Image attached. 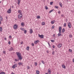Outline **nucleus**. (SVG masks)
Segmentation results:
<instances>
[{
    "label": "nucleus",
    "mask_w": 74,
    "mask_h": 74,
    "mask_svg": "<svg viewBox=\"0 0 74 74\" xmlns=\"http://www.w3.org/2000/svg\"><path fill=\"white\" fill-rule=\"evenodd\" d=\"M16 54L17 55L18 58L19 60H21L22 59V57L21 54L19 52H16Z\"/></svg>",
    "instance_id": "1"
},
{
    "label": "nucleus",
    "mask_w": 74,
    "mask_h": 74,
    "mask_svg": "<svg viewBox=\"0 0 74 74\" xmlns=\"http://www.w3.org/2000/svg\"><path fill=\"white\" fill-rule=\"evenodd\" d=\"M22 17V14H19L18 16V18L19 19H21Z\"/></svg>",
    "instance_id": "2"
},
{
    "label": "nucleus",
    "mask_w": 74,
    "mask_h": 74,
    "mask_svg": "<svg viewBox=\"0 0 74 74\" xmlns=\"http://www.w3.org/2000/svg\"><path fill=\"white\" fill-rule=\"evenodd\" d=\"M17 64H15L12 66L13 69H15V68L17 67Z\"/></svg>",
    "instance_id": "3"
},
{
    "label": "nucleus",
    "mask_w": 74,
    "mask_h": 74,
    "mask_svg": "<svg viewBox=\"0 0 74 74\" xmlns=\"http://www.w3.org/2000/svg\"><path fill=\"white\" fill-rule=\"evenodd\" d=\"M17 27H18V25L15 24L14 26V29H17Z\"/></svg>",
    "instance_id": "4"
},
{
    "label": "nucleus",
    "mask_w": 74,
    "mask_h": 74,
    "mask_svg": "<svg viewBox=\"0 0 74 74\" xmlns=\"http://www.w3.org/2000/svg\"><path fill=\"white\" fill-rule=\"evenodd\" d=\"M38 36L40 38H44V35H40V34H39Z\"/></svg>",
    "instance_id": "5"
},
{
    "label": "nucleus",
    "mask_w": 74,
    "mask_h": 74,
    "mask_svg": "<svg viewBox=\"0 0 74 74\" xmlns=\"http://www.w3.org/2000/svg\"><path fill=\"white\" fill-rule=\"evenodd\" d=\"M7 12L9 14H10V13L11 12V8H10L8 10Z\"/></svg>",
    "instance_id": "6"
},
{
    "label": "nucleus",
    "mask_w": 74,
    "mask_h": 74,
    "mask_svg": "<svg viewBox=\"0 0 74 74\" xmlns=\"http://www.w3.org/2000/svg\"><path fill=\"white\" fill-rule=\"evenodd\" d=\"M62 45L61 44H59L58 45V48H61L62 47Z\"/></svg>",
    "instance_id": "7"
},
{
    "label": "nucleus",
    "mask_w": 74,
    "mask_h": 74,
    "mask_svg": "<svg viewBox=\"0 0 74 74\" xmlns=\"http://www.w3.org/2000/svg\"><path fill=\"white\" fill-rule=\"evenodd\" d=\"M68 26L69 27V28H71V24L70 23H69L68 24Z\"/></svg>",
    "instance_id": "8"
},
{
    "label": "nucleus",
    "mask_w": 74,
    "mask_h": 74,
    "mask_svg": "<svg viewBox=\"0 0 74 74\" xmlns=\"http://www.w3.org/2000/svg\"><path fill=\"white\" fill-rule=\"evenodd\" d=\"M13 49H14L12 47H11L9 49V51H12Z\"/></svg>",
    "instance_id": "9"
},
{
    "label": "nucleus",
    "mask_w": 74,
    "mask_h": 74,
    "mask_svg": "<svg viewBox=\"0 0 74 74\" xmlns=\"http://www.w3.org/2000/svg\"><path fill=\"white\" fill-rule=\"evenodd\" d=\"M38 42H39V40H36L34 42V43L35 44H37V43H38Z\"/></svg>",
    "instance_id": "10"
},
{
    "label": "nucleus",
    "mask_w": 74,
    "mask_h": 74,
    "mask_svg": "<svg viewBox=\"0 0 74 74\" xmlns=\"http://www.w3.org/2000/svg\"><path fill=\"white\" fill-rule=\"evenodd\" d=\"M29 32H30V34H32L33 33V30H32V29H31L29 30Z\"/></svg>",
    "instance_id": "11"
},
{
    "label": "nucleus",
    "mask_w": 74,
    "mask_h": 74,
    "mask_svg": "<svg viewBox=\"0 0 74 74\" xmlns=\"http://www.w3.org/2000/svg\"><path fill=\"white\" fill-rule=\"evenodd\" d=\"M48 71L49 74H51V70H50V69H48Z\"/></svg>",
    "instance_id": "12"
},
{
    "label": "nucleus",
    "mask_w": 74,
    "mask_h": 74,
    "mask_svg": "<svg viewBox=\"0 0 74 74\" xmlns=\"http://www.w3.org/2000/svg\"><path fill=\"white\" fill-rule=\"evenodd\" d=\"M55 20H53L51 22V24H53L55 23Z\"/></svg>",
    "instance_id": "13"
},
{
    "label": "nucleus",
    "mask_w": 74,
    "mask_h": 74,
    "mask_svg": "<svg viewBox=\"0 0 74 74\" xmlns=\"http://www.w3.org/2000/svg\"><path fill=\"white\" fill-rule=\"evenodd\" d=\"M21 12L22 11L21 10H18V13H19V14H22Z\"/></svg>",
    "instance_id": "14"
},
{
    "label": "nucleus",
    "mask_w": 74,
    "mask_h": 74,
    "mask_svg": "<svg viewBox=\"0 0 74 74\" xmlns=\"http://www.w3.org/2000/svg\"><path fill=\"white\" fill-rule=\"evenodd\" d=\"M59 4L60 5L61 7H62V3L60 2L59 3Z\"/></svg>",
    "instance_id": "15"
},
{
    "label": "nucleus",
    "mask_w": 74,
    "mask_h": 74,
    "mask_svg": "<svg viewBox=\"0 0 74 74\" xmlns=\"http://www.w3.org/2000/svg\"><path fill=\"white\" fill-rule=\"evenodd\" d=\"M58 37H60V36H62V34L60 33H59L58 34Z\"/></svg>",
    "instance_id": "16"
},
{
    "label": "nucleus",
    "mask_w": 74,
    "mask_h": 74,
    "mask_svg": "<svg viewBox=\"0 0 74 74\" xmlns=\"http://www.w3.org/2000/svg\"><path fill=\"white\" fill-rule=\"evenodd\" d=\"M65 32V29L64 28H63L62 30V33H64Z\"/></svg>",
    "instance_id": "17"
},
{
    "label": "nucleus",
    "mask_w": 74,
    "mask_h": 74,
    "mask_svg": "<svg viewBox=\"0 0 74 74\" xmlns=\"http://www.w3.org/2000/svg\"><path fill=\"white\" fill-rule=\"evenodd\" d=\"M24 25H25V23H24L22 22L21 23V25L22 26H24Z\"/></svg>",
    "instance_id": "18"
},
{
    "label": "nucleus",
    "mask_w": 74,
    "mask_h": 74,
    "mask_svg": "<svg viewBox=\"0 0 74 74\" xmlns=\"http://www.w3.org/2000/svg\"><path fill=\"white\" fill-rule=\"evenodd\" d=\"M21 1V0H18V5H19L20 4V2Z\"/></svg>",
    "instance_id": "19"
},
{
    "label": "nucleus",
    "mask_w": 74,
    "mask_h": 74,
    "mask_svg": "<svg viewBox=\"0 0 74 74\" xmlns=\"http://www.w3.org/2000/svg\"><path fill=\"white\" fill-rule=\"evenodd\" d=\"M62 68H63L64 69H65V65H64V64H62Z\"/></svg>",
    "instance_id": "20"
},
{
    "label": "nucleus",
    "mask_w": 74,
    "mask_h": 74,
    "mask_svg": "<svg viewBox=\"0 0 74 74\" xmlns=\"http://www.w3.org/2000/svg\"><path fill=\"white\" fill-rule=\"evenodd\" d=\"M15 62H18L19 60V59H15Z\"/></svg>",
    "instance_id": "21"
},
{
    "label": "nucleus",
    "mask_w": 74,
    "mask_h": 74,
    "mask_svg": "<svg viewBox=\"0 0 74 74\" xmlns=\"http://www.w3.org/2000/svg\"><path fill=\"white\" fill-rule=\"evenodd\" d=\"M36 74H39V73H40L39 71H38V70H37L36 71Z\"/></svg>",
    "instance_id": "22"
},
{
    "label": "nucleus",
    "mask_w": 74,
    "mask_h": 74,
    "mask_svg": "<svg viewBox=\"0 0 74 74\" xmlns=\"http://www.w3.org/2000/svg\"><path fill=\"white\" fill-rule=\"evenodd\" d=\"M21 30H22L23 31H24L25 30V29L23 28H21Z\"/></svg>",
    "instance_id": "23"
},
{
    "label": "nucleus",
    "mask_w": 74,
    "mask_h": 74,
    "mask_svg": "<svg viewBox=\"0 0 74 74\" xmlns=\"http://www.w3.org/2000/svg\"><path fill=\"white\" fill-rule=\"evenodd\" d=\"M3 31V29L1 27H0V32H2Z\"/></svg>",
    "instance_id": "24"
},
{
    "label": "nucleus",
    "mask_w": 74,
    "mask_h": 74,
    "mask_svg": "<svg viewBox=\"0 0 74 74\" xmlns=\"http://www.w3.org/2000/svg\"><path fill=\"white\" fill-rule=\"evenodd\" d=\"M59 30H62V27H60L59 28Z\"/></svg>",
    "instance_id": "25"
},
{
    "label": "nucleus",
    "mask_w": 74,
    "mask_h": 74,
    "mask_svg": "<svg viewBox=\"0 0 74 74\" xmlns=\"http://www.w3.org/2000/svg\"><path fill=\"white\" fill-rule=\"evenodd\" d=\"M24 33L25 34H26V33H27V30H24Z\"/></svg>",
    "instance_id": "26"
},
{
    "label": "nucleus",
    "mask_w": 74,
    "mask_h": 74,
    "mask_svg": "<svg viewBox=\"0 0 74 74\" xmlns=\"http://www.w3.org/2000/svg\"><path fill=\"white\" fill-rule=\"evenodd\" d=\"M27 51L29 50V47L28 46L27 47Z\"/></svg>",
    "instance_id": "27"
},
{
    "label": "nucleus",
    "mask_w": 74,
    "mask_h": 74,
    "mask_svg": "<svg viewBox=\"0 0 74 74\" xmlns=\"http://www.w3.org/2000/svg\"><path fill=\"white\" fill-rule=\"evenodd\" d=\"M18 64L19 66H21V65H22V63H21V62H19L18 63Z\"/></svg>",
    "instance_id": "28"
},
{
    "label": "nucleus",
    "mask_w": 74,
    "mask_h": 74,
    "mask_svg": "<svg viewBox=\"0 0 74 74\" xmlns=\"http://www.w3.org/2000/svg\"><path fill=\"white\" fill-rule=\"evenodd\" d=\"M45 8L46 10H48V7L47 6H46Z\"/></svg>",
    "instance_id": "29"
},
{
    "label": "nucleus",
    "mask_w": 74,
    "mask_h": 74,
    "mask_svg": "<svg viewBox=\"0 0 74 74\" xmlns=\"http://www.w3.org/2000/svg\"><path fill=\"white\" fill-rule=\"evenodd\" d=\"M2 19H3V18H2V17L0 16V21H2Z\"/></svg>",
    "instance_id": "30"
},
{
    "label": "nucleus",
    "mask_w": 74,
    "mask_h": 74,
    "mask_svg": "<svg viewBox=\"0 0 74 74\" xmlns=\"http://www.w3.org/2000/svg\"><path fill=\"white\" fill-rule=\"evenodd\" d=\"M51 41L52 42H55V40H51Z\"/></svg>",
    "instance_id": "31"
},
{
    "label": "nucleus",
    "mask_w": 74,
    "mask_h": 74,
    "mask_svg": "<svg viewBox=\"0 0 74 74\" xmlns=\"http://www.w3.org/2000/svg\"><path fill=\"white\" fill-rule=\"evenodd\" d=\"M37 18L40 19V16H37Z\"/></svg>",
    "instance_id": "32"
},
{
    "label": "nucleus",
    "mask_w": 74,
    "mask_h": 74,
    "mask_svg": "<svg viewBox=\"0 0 74 74\" xmlns=\"http://www.w3.org/2000/svg\"><path fill=\"white\" fill-rule=\"evenodd\" d=\"M42 25H45V22H43L42 23Z\"/></svg>",
    "instance_id": "33"
},
{
    "label": "nucleus",
    "mask_w": 74,
    "mask_h": 74,
    "mask_svg": "<svg viewBox=\"0 0 74 74\" xmlns=\"http://www.w3.org/2000/svg\"><path fill=\"white\" fill-rule=\"evenodd\" d=\"M53 11V10H52L50 11L49 12V13H51V12H52V11Z\"/></svg>",
    "instance_id": "34"
},
{
    "label": "nucleus",
    "mask_w": 74,
    "mask_h": 74,
    "mask_svg": "<svg viewBox=\"0 0 74 74\" xmlns=\"http://www.w3.org/2000/svg\"><path fill=\"white\" fill-rule=\"evenodd\" d=\"M53 3V2H50V5H52V4Z\"/></svg>",
    "instance_id": "35"
},
{
    "label": "nucleus",
    "mask_w": 74,
    "mask_h": 74,
    "mask_svg": "<svg viewBox=\"0 0 74 74\" xmlns=\"http://www.w3.org/2000/svg\"><path fill=\"white\" fill-rule=\"evenodd\" d=\"M66 23H64V27H66Z\"/></svg>",
    "instance_id": "36"
},
{
    "label": "nucleus",
    "mask_w": 74,
    "mask_h": 74,
    "mask_svg": "<svg viewBox=\"0 0 74 74\" xmlns=\"http://www.w3.org/2000/svg\"><path fill=\"white\" fill-rule=\"evenodd\" d=\"M27 69H30V67L28 65L27 66Z\"/></svg>",
    "instance_id": "37"
},
{
    "label": "nucleus",
    "mask_w": 74,
    "mask_h": 74,
    "mask_svg": "<svg viewBox=\"0 0 74 74\" xmlns=\"http://www.w3.org/2000/svg\"><path fill=\"white\" fill-rule=\"evenodd\" d=\"M52 55H54V54H55V51H53L52 53Z\"/></svg>",
    "instance_id": "38"
},
{
    "label": "nucleus",
    "mask_w": 74,
    "mask_h": 74,
    "mask_svg": "<svg viewBox=\"0 0 74 74\" xmlns=\"http://www.w3.org/2000/svg\"><path fill=\"white\" fill-rule=\"evenodd\" d=\"M42 63H43V64H44V63H45L44 61L43 60L42 61Z\"/></svg>",
    "instance_id": "39"
},
{
    "label": "nucleus",
    "mask_w": 74,
    "mask_h": 74,
    "mask_svg": "<svg viewBox=\"0 0 74 74\" xmlns=\"http://www.w3.org/2000/svg\"><path fill=\"white\" fill-rule=\"evenodd\" d=\"M0 74H5L4 72H2L0 73Z\"/></svg>",
    "instance_id": "40"
},
{
    "label": "nucleus",
    "mask_w": 74,
    "mask_h": 74,
    "mask_svg": "<svg viewBox=\"0 0 74 74\" xmlns=\"http://www.w3.org/2000/svg\"><path fill=\"white\" fill-rule=\"evenodd\" d=\"M55 8H58V6H55Z\"/></svg>",
    "instance_id": "41"
},
{
    "label": "nucleus",
    "mask_w": 74,
    "mask_h": 74,
    "mask_svg": "<svg viewBox=\"0 0 74 74\" xmlns=\"http://www.w3.org/2000/svg\"><path fill=\"white\" fill-rule=\"evenodd\" d=\"M32 46L33 47V46H34V43H32Z\"/></svg>",
    "instance_id": "42"
},
{
    "label": "nucleus",
    "mask_w": 74,
    "mask_h": 74,
    "mask_svg": "<svg viewBox=\"0 0 74 74\" xmlns=\"http://www.w3.org/2000/svg\"><path fill=\"white\" fill-rule=\"evenodd\" d=\"M69 37L70 38H71V37H72V35H69Z\"/></svg>",
    "instance_id": "43"
},
{
    "label": "nucleus",
    "mask_w": 74,
    "mask_h": 74,
    "mask_svg": "<svg viewBox=\"0 0 74 74\" xmlns=\"http://www.w3.org/2000/svg\"><path fill=\"white\" fill-rule=\"evenodd\" d=\"M37 65V62H35V65L36 66Z\"/></svg>",
    "instance_id": "44"
},
{
    "label": "nucleus",
    "mask_w": 74,
    "mask_h": 74,
    "mask_svg": "<svg viewBox=\"0 0 74 74\" xmlns=\"http://www.w3.org/2000/svg\"><path fill=\"white\" fill-rule=\"evenodd\" d=\"M8 44H9L10 45L11 44V42H10V41H9L8 42Z\"/></svg>",
    "instance_id": "45"
},
{
    "label": "nucleus",
    "mask_w": 74,
    "mask_h": 74,
    "mask_svg": "<svg viewBox=\"0 0 74 74\" xmlns=\"http://www.w3.org/2000/svg\"><path fill=\"white\" fill-rule=\"evenodd\" d=\"M69 52H71L72 51V50H71V49H69Z\"/></svg>",
    "instance_id": "46"
},
{
    "label": "nucleus",
    "mask_w": 74,
    "mask_h": 74,
    "mask_svg": "<svg viewBox=\"0 0 74 74\" xmlns=\"http://www.w3.org/2000/svg\"><path fill=\"white\" fill-rule=\"evenodd\" d=\"M3 53H5V54L6 53L5 51H3Z\"/></svg>",
    "instance_id": "47"
},
{
    "label": "nucleus",
    "mask_w": 74,
    "mask_h": 74,
    "mask_svg": "<svg viewBox=\"0 0 74 74\" xmlns=\"http://www.w3.org/2000/svg\"><path fill=\"white\" fill-rule=\"evenodd\" d=\"M54 27H54V26H52V29H54Z\"/></svg>",
    "instance_id": "48"
},
{
    "label": "nucleus",
    "mask_w": 74,
    "mask_h": 74,
    "mask_svg": "<svg viewBox=\"0 0 74 74\" xmlns=\"http://www.w3.org/2000/svg\"><path fill=\"white\" fill-rule=\"evenodd\" d=\"M4 40H5V41H7V38H6L5 37Z\"/></svg>",
    "instance_id": "49"
},
{
    "label": "nucleus",
    "mask_w": 74,
    "mask_h": 74,
    "mask_svg": "<svg viewBox=\"0 0 74 74\" xmlns=\"http://www.w3.org/2000/svg\"><path fill=\"white\" fill-rule=\"evenodd\" d=\"M59 33H60L61 34V30H59Z\"/></svg>",
    "instance_id": "50"
},
{
    "label": "nucleus",
    "mask_w": 74,
    "mask_h": 74,
    "mask_svg": "<svg viewBox=\"0 0 74 74\" xmlns=\"http://www.w3.org/2000/svg\"><path fill=\"white\" fill-rule=\"evenodd\" d=\"M53 48H55V46L54 45L53 46Z\"/></svg>",
    "instance_id": "51"
},
{
    "label": "nucleus",
    "mask_w": 74,
    "mask_h": 74,
    "mask_svg": "<svg viewBox=\"0 0 74 74\" xmlns=\"http://www.w3.org/2000/svg\"><path fill=\"white\" fill-rule=\"evenodd\" d=\"M61 16L63 17V16H64V15H63V14H62Z\"/></svg>",
    "instance_id": "52"
},
{
    "label": "nucleus",
    "mask_w": 74,
    "mask_h": 74,
    "mask_svg": "<svg viewBox=\"0 0 74 74\" xmlns=\"http://www.w3.org/2000/svg\"><path fill=\"white\" fill-rule=\"evenodd\" d=\"M12 38V37L11 36H9V38Z\"/></svg>",
    "instance_id": "53"
},
{
    "label": "nucleus",
    "mask_w": 74,
    "mask_h": 74,
    "mask_svg": "<svg viewBox=\"0 0 74 74\" xmlns=\"http://www.w3.org/2000/svg\"><path fill=\"white\" fill-rule=\"evenodd\" d=\"M23 44V42H21V44Z\"/></svg>",
    "instance_id": "54"
},
{
    "label": "nucleus",
    "mask_w": 74,
    "mask_h": 74,
    "mask_svg": "<svg viewBox=\"0 0 74 74\" xmlns=\"http://www.w3.org/2000/svg\"><path fill=\"white\" fill-rule=\"evenodd\" d=\"M58 12V14H60V11H59Z\"/></svg>",
    "instance_id": "55"
},
{
    "label": "nucleus",
    "mask_w": 74,
    "mask_h": 74,
    "mask_svg": "<svg viewBox=\"0 0 74 74\" xmlns=\"http://www.w3.org/2000/svg\"><path fill=\"white\" fill-rule=\"evenodd\" d=\"M49 48H51V45H49Z\"/></svg>",
    "instance_id": "56"
},
{
    "label": "nucleus",
    "mask_w": 74,
    "mask_h": 74,
    "mask_svg": "<svg viewBox=\"0 0 74 74\" xmlns=\"http://www.w3.org/2000/svg\"><path fill=\"white\" fill-rule=\"evenodd\" d=\"M48 44L49 46L50 45V44H49V43H48Z\"/></svg>",
    "instance_id": "57"
},
{
    "label": "nucleus",
    "mask_w": 74,
    "mask_h": 74,
    "mask_svg": "<svg viewBox=\"0 0 74 74\" xmlns=\"http://www.w3.org/2000/svg\"><path fill=\"white\" fill-rule=\"evenodd\" d=\"M2 60L1 59V58H0V62H1V61Z\"/></svg>",
    "instance_id": "58"
},
{
    "label": "nucleus",
    "mask_w": 74,
    "mask_h": 74,
    "mask_svg": "<svg viewBox=\"0 0 74 74\" xmlns=\"http://www.w3.org/2000/svg\"><path fill=\"white\" fill-rule=\"evenodd\" d=\"M45 74H48V73H46Z\"/></svg>",
    "instance_id": "59"
},
{
    "label": "nucleus",
    "mask_w": 74,
    "mask_h": 74,
    "mask_svg": "<svg viewBox=\"0 0 74 74\" xmlns=\"http://www.w3.org/2000/svg\"><path fill=\"white\" fill-rule=\"evenodd\" d=\"M71 12H73V10H71Z\"/></svg>",
    "instance_id": "60"
},
{
    "label": "nucleus",
    "mask_w": 74,
    "mask_h": 74,
    "mask_svg": "<svg viewBox=\"0 0 74 74\" xmlns=\"http://www.w3.org/2000/svg\"><path fill=\"white\" fill-rule=\"evenodd\" d=\"M55 34H54L53 35V37H54L55 36Z\"/></svg>",
    "instance_id": "61"
},
{
    "label": "nucleus",
    "mask_w": 74,
    "mask_h": 74,
    "mask_svg": "<svg viewBox=\"0 0 74 74\" xmlns=\"http://www.w3.org/2000/svg\"><path fill=\"white\" fill-rule=\"evenodd\" d=\"M12 74H14V73H12Z\"/></svg>",
    "instance_id": "62"
},
{
    "label": "nucleus",
    "mask_w": 74,
    "mask_h": 74,
    "mask_svg": "<svg viewBox=\"0 0 74 74\" xmlns=\"http://www.w3.org/2000/svg\"><path fill=\"white\" fill-rule=\"evenodd\" d=\"M1 22H0V25H1Z\"/></svg>",
    "instance_id": "63"
},
{
    "label": "nucleus",
    "mask_w": 74,
    "mask_h": 74,
    "mask_svg": "<svg viewBox=\"0 0 74 74\" xmlns=\"http://www.w3.org/2000/svg\"><path fill=\"white\" fill-rule=\"evenodd\" d=\"M1 3V1H0V3Z\"/></svg>",
    "instance_id": "64"
}]
</instances>
